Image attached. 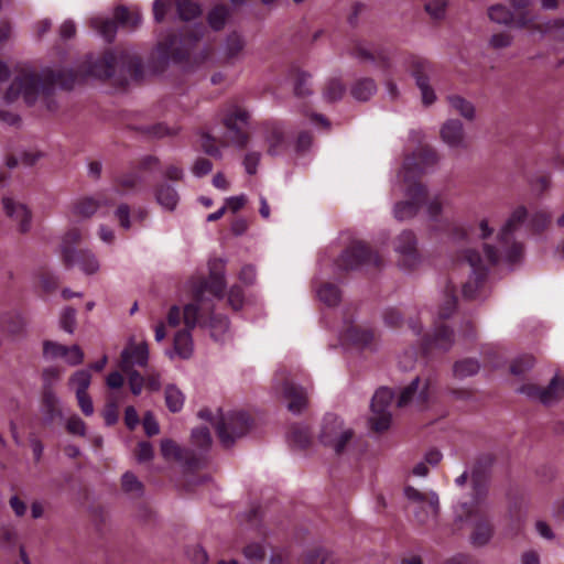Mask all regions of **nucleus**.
Wrapping results in <instances>:
<instances>
[{"label":"nucleus","instance_id":"obj_18","mask_svg":"<svg viewBox=\"0 0 564 564\" xmlns=\"http://www.w3.org/2000/svg\"><path fill=\"white\" fill-rule=\"evenodd\" d=\"M248 111L237 106L226 113L223 119L231 143L239 149H245L249 143V133L245 129L248 126Z\"/></svg>","mask_w":564,"mask_h":564},{"label":"nucleus","instance_id":"obj_44","mask_svg":"<svg viewBox=\"0 0 564 564\" xmlns=\"http://www.w3.org/2000/svg\"><path fill=\"white\" fill-rule=\"evenodd\" d=\"M91 375L88 370L82 369L77 370L69 378V386L75 389V393H87V390L90 386Z\"/></svg>","mask_w":564,"mask_h":564},{"label":"nucleus","instance_id":"obj_41","mask_svg":"<svg viewBox=\"0 0 564 564\" xmlns=\"http://www.w3.org/2000/svg\"><path fill=\"white\" fill-rule=\"evenodd\" d=\"M488 17L491 21L500 24H516L517 15L503 4H495L488 9Z\"/></svg>","mask_w":564,"mask_h":564},{"label":"nucleus","instance_id":"obj_51","mask_svg":"<svg viewBox=\"0 0 564 564\" xmlns=\"http://www.w3.org/2000/svg\"><path fill=\"white\" fill-rule=\"evenodd\" d=\"M345 93V86L339 79H330L325 89L324 97L328 101H336L343 97Z\"/></svg>","mask_w":564,"mask_h":564},{"label":"nucleus","instance_id":"obj_9","mask_svg":"<svg viewBox=\"0 0 564 564\" xmlns=\"http://www.w3.org/2000/svg\"><path fill=\"white\" fill-rule=\"evenodd\" d=\"M83 235L79 229L72 228L62 238L61 257L66 269L78 265L86 274H94L99 270V262L96 256L85 249L76 250V246L80 243Z\"/></svg>","mask_w":564,"mask_h":564},{"label":"nucleus","instance_id":"obj_4","mask_svg":"<svg viewBox=\"0 0 564 564\" xmlns=\"http://www.w3.org/2000/svg\"><path fill=\"white\" fill-rule=\"evenodd\" d=\"M437 153L431 147H420L406 155L401 171V177L406 184L405 200L394 206V217L404 220L414 217L427 202V188L420 178L437 162Z\"/></svg>","mask_w":564,"mask_h":564},{"label":"nucleus","instance_id":"obj_26","mask_svg":"<svg viewBox=\"0 0 564 564\" xmlns=\"http://www.w3.org/2000/svg\"><path fill=\"white\" fill-rule=\"evenodd\" d=\"M2 204L7 216L13 221L19 223L20 232H26L31 224V212L29 208L11 197H3Z\"/></svg>","mask_w":564,"mask_h":564},{"label":"nucleus","instance_id":"obj_45","mask_svg":"<svg viewBox=\"0 0 564 564\" xmlns=\"http://www.w3.org/2000/svg\"><path fill=\"white\" fill-rule=\"evenodd\" d=\"M192 442L195 446L200 448V453H203L207 457L206 452L209 449L212 445V436L209 429L207 426L194 429L192 431Z\"/></svg>","mask_w":564,"mask_h":564},{"label":"nucleus","instance_id":"obj_47","mask_svg":"<svg viewBox=\"0 0 564 564\" xmlns=\"http://www.w3.org/2000/svg\"><path fill=\"white\" fill-rule=\"evenodd\" d=\"M551 214L544 210L535 212L529 223L530 229L534 234L543 232L551 223Z\"/></svg>","mask_w":564,"mask_h":564},{"label":"nucleus","instance_id":"obj_12","mask_svg":"<svg viewBox=\"0 0 564 564\" xmlns=\"http://www.w3.org/2000/svg\"><path fill=\"white\" fill-rule=\"evenodd\" d=\"M352 437L354 431L351 429H345L340 417L332 413L324 416L319 435L322 444L332 447L336 454H341Z\"/></svg>","mask_w":564,"mask_h":564},{"label":"nucleus","instance_id":"obj_31","mask_svg":"<svg viewBox=\"0 0 564 564\" xmlns=\"http://www.w3.org/2000/svg\"><path fill=\"white\" fill-rule=\"evenodd\" d=\"M58 398L53 388L47 384L43 386L42 390V406L47 420L53 421L62 417V411L58 406Z\"/></svg>","mask_w":564,"mask_h":564},{"label":"nucleus","instance_id":"obj_22","mask_svg":"<svg viewBox=\"0 0 564 564\" xmlns=\"http://www.w3.org/2000/svg\"><path fill=\"white\" fill-rule=\"evenodd\" d=\"M395 251L399 253V264L406 269H414L419 261V252L416 249V238L411 230L402 231L395 239Z\"/></svg>","mask_w":564,"mask_h":564},{"label":"nucleus","instance_id":"obj_25","mask_svg":"<svg viewBox=\"0 0 564 564\" xmlns=\"http://www.w3.org/2000/svg\"><path fill=\"white\" fill-rule=\"evenodd\" d=\"M149 360V348L145 343L126 347L120 355L119 368L129 370L134 365L145 367Z\"/></svg>","mask_w":564,"mask_h":564},{"label":"nucleus","instance_id":"obj_35","mask_svg":"<svg viewBox=\"0 0 564 564\" xmlns=\"http://www.w3.org/2000/svg\"><path fill=\"white\" fill-rule=\"evenodd\" d=\"M317 296L321 302L332 307L340 302L341 292L336 284L325 282L317 289Z\"/></svg>","mask_w":564,"mask_h":564},{"label":"nucleus","instance_id":"obj_50","mask_svg":"<svg viewBox=\"0 0 564 564\" xmlns=\"http://www.w3.org/2000/svg\"><path fill=\"white\" fill-rule=\"evenodd\" d=\"M446 0H426L425 2V11L435 21L444 19L446 13Z\"/></svg>","mask_w":564,"mask_h":564},{"label":"nucleus","instance_id":"obj_16","mask_svg":"<svg viewBox=\"0 0 564 564\" xmlns=\"http://www.w3.org/2000/svg\"><path fill=\"white\" fill-rule=\"evenodd\" d=\"M343 343L360 349H372L376 343V333L370 327H364L354 323L352 316L345 312L344 329L340 333Z\"/></svg>","mask_w":564,"mask_h":564},{"label":"nucleus","instance_id":"obj_61","mask_svg":"<svg viewBox=\"0 0 564 564\" xmlns=\"http://www.w3.org/2000/svg\"><path fill=\"white\" fill-rule=\"evenodd\" d=\"M245 300L243 290L239 285H232L228 292V302L230 306L238 311L242 307Z\"/></svg>","mask_w":564,"mask_h":564},{"label":"nucleus","instance_id":"obj_40","mask_svg":"<svg viewBox=\"0 0 564 564\" xmlns=\"http://www.w3.org/2000/svg\"><path fill=\"white\" fill-rule=\"evenodd\" d=\"M510 3L517 11L516 25L518 28L532 26L533 25V17L528 11L530 0H510Z\"/></svg>","mask_w":564,"mask_h":564},{"label":"nucleus","instance_id":"obj_17","mask_svg":"<svg viewBox=\"0 0 564 564\" xmlns=\"http://www.w3.org/2000/svg\"><path fill=\"white\" fill-rule=\"evenodd\" d=\"M350 55L373 63L387 74L391 73L392 65L389 52L380 44L356 41L350 48Z\"/></svg>","mask_w":564,"mask_h":564},{"label":"nucleus","instance_id":"obj_24","mask_svg":"<svg viewBox=\"0 0 564 564\" xmlns=\"http://www.w3.org/2000/svg\"><path fill=\"white\" fill-rule=\"evenodd\" d=\"M454 343V332L444 324L435 326L433 334H427L422 338L421 350L424 356L430 355L434 349L447 351Z\"/></svg>","mask_w":564,"mask_h":564},{"label":"nucleus","instance_id":"obj_43","mask_svg":"<svg viewBox=\"0 0 564 564\" xmlns=\"http://www.w3.org/2000/svg\"><path fill=\"white\" fill-rule=\"evenodd\" d=\"M165 403L167 409L173 413L181 411L183 408L184 395L174 384H169L165 388Z\"/></svg>","mask_w":564,"mask_h":564},{"label":"nucleus","instance_id":"obj_28","mask_svg":"<svg viewBox=\"0 0 564 564\" xmlns=\"http://www.w3.org/2000/svg\"><path fill=\"white\" fill-rule=\"evenodd\" d=\"M441 137L452 148L463 147L464 131L462 122L456 119L447 120L441 129Z\"/></svg>","mask_w":564,"mask_h":564},{"label":"nucleus","instance_id":"obj_55","mask_svg":"<svg viewBox=\"0 0 564 564\" xmlns=\"http://www.w3.org/2000/svg\"><path fill=\"white\" fill-rule=\"evenodd\" d=\"M242 553L250 561H262L265 556V546L262 542H251L243 547Z\"/></svg>","mask_w":564,"mask_h":564},{"label":"nucleus","instance_id":"obj_29","mask_svg":"<svg viewBox=\"0 0 564 564\" xmlns=\"http://www.w3.org/2000/svg\"><path fill=\"white\" fill-rule=\"evenodd\" d=\"M115 203L113 198H108L107 194H100L98 199L94 197H85L79 199L74 205V214L83 217H90L93 216L98 207L104 205H112Z\"/></svg>","mask_w":564,"mask_h":564},{"label":"nucleus","instance_id":"obj_33","mask_svg":"<svg viewBox=\"0 0 564 564\" xmlns=\"http://www.w3.org/2000/svg\"><path fill=\"white\" fill-rule=\"evenodd\" d=\"M377 91L376 82L372 78H359L350 88L351 96L359 101H367Z\"/></svg>","mask_w":564,"mask_h":564},{"label":"nucleus","instance_id":"obj_5","mask_svg":"<svg viewBox=\"0 0 564 564\" xmlns=\"http://www.w3.org/2000/svg\"><path fill=\"white\" fill-rule=\"evenodd\" d=\"M494 457L490 454L480 455L471 473L474 497L470 503H459L456 518L459 521L471 520L474 530L470 535L471 543L476 546L486 545L494 533L492 524L487 513L481 508L487 492L486 469L491 466Z\"/></svg>","mask_w":564,"mask_h":564},{"label":"nucleus","instance_id":"obj_48","mask_svg":"<svg viewBox=\"0 0 564 564\" xmlns=\"http://www.w3.org/2000/svg\"><path fill=\"white\" fill-rule=\"evenodd\" d=\"M534 357L531 355H522L516 358L511 366L510 371L514 376H522L527 373L534 366Z\"/></svg>","mask_w":564,"mask_h":564},{"label":"nucleus","instance_id":"obj_57","mask_svg":"<svg viewBox=\"0 0 564 564\" xmlns=\"http://www.w3.org/2000/svg\"><path fill=\"white\" fill-rule=\"evenodd\" d=\"M420 378L416 377L408 387H405L398 399V406L402 408L409 404V402L414 398L419 390Z\"/></svg>","mask_w":564,"mask_h":564},{"label":"nucleus","instance_id":"obj_6","mask_svg":"<svg viewBox=\"0 0 564 564\" xmlns=\"http://www.w3.org/2000/svg\"><path fill=\"white\" fill-rule=\"evenodd\" d=\"M86 73L100 79H113L119 86L128 85L129 80L140 82L143 78L141 56L131 47L116 46L105 51L94 61H87Z\"/></svg>","mask_w":564,"mask_h":564},{"label":"nucleus","instance_id":"obj_59","mask_svg":"<svg viewBox=\"0 0 564 564\" xmlns=\"http://www.w3.org/2000/svg\"><path fill=\"white\" fill-rule=\"evenodd\" d=\"M160 165V160L154 155H144L138 160L133 169L139 172L141 175L142 172H151L158 169Z\"/></svg>","mask_w":564,"mask_h":564},{"label":"nucleus","instance_id":"obj_1","mask_svg":"<svg viewBox=\"0 0 564 564\" xmlns=\"http://www.w3.org/2000/svg\"><path fill=\"white\" fill-rule=\"evenodd\" d=\"M528 212L520 206L513 210L497 237V246L485 243V257L479 251L467 249L464 261L469 267L471 276L463 284V296L466 300L480 297V292L487 280L489 268L503 260L513 264L523 257V245L514 240L516 230L525 221Z\"/></svg>","mask_w":564,"mask_h":564},{"label":"nucleus","instance_id":"obj_60","mask_svg":"<svg viewBox=\"0 0 564 564\" xmlns=\"http://www.w3.org/2000/svg\"><path fill=\"white\" fill-rule=\"evenodd\" d=\"M76 324V311L73 307H66L61 315V327L67 332L73 333Z\"/></svg>","mask_w":564,"mask_h":564},{"label":"nucleus","instance_id":"obj_36","mask_svg":"<svg viewBox=\"0 0 564 564\" xmlns=\"http://www.w3.org/2000/svg\"><path fill=\"white\" fill-rule=\"evenodd\" d=\"M177 15L183 21H191L202 14V8L195 0H174Z\"/></svg>","mask_w":564,"mask_h":564},{"label":"nucleus","instance_id":"obj_32","mask_svg":"<svg viewBox=\"0 0 564 564\" xmlns=\"http://www.w3.org/2000/svg\"><path fill=\"white\" fill-rule=\"evenodd\" d=\"M143 183L142 175L132 169L115 178L113 186L117 194H124Z\"/></svg>","mask_w":564,"mask_h":564},{"label":"nucleus","instance_id":"obj_8","mask_svg":"<svg viewBox=\"0 0 564 564\" xmlns=\"http://www.w3.org/2000/svg\"><path fill=\"white\" fill-rule=\"evenodd\" d=\"M198 417L213 424L221 445L226 448L230 447L237 438L246 435L251 426V417L243 411L224 414L218 410L215 415L212 410L202 409Z\"/></svg>","mask_w":564,"mask_h":564},{"label":"nucleus","instance_id":"obj_39","mask_svg":"<svg viewBox=\"0 0 564 564\" xmlns=\"http://www.w3.org/2000/svg\"><path fill=\"white\" fill-rule=\"evenodd\" d=\"M480 365L478 360L474 358H465L454 364L453 372L458 379H464L476 375L479 371Z\"/></svg>","mask_w":564,"mask_h":564},{"label":"nucleus","instance_id":"obj_20","mask_svg":"<svg viewBox=\"0 0 564 564\" xmlns=\"http://www.w3.org/2000/svg\"><path fill=\"white\" fill-rule=\"evenodd\" d=\"M520 392L531 399L539 400L541 403L549 405L558 401L564 395V380L558 376H555L545 388L534 383H525L521 386Z\"/></svg>","mask_w":564,"mask_h":564},{"label":"nucleus","instance_id":"obj_30","mask_svg":"<svg viewBox=\"0 0 564 564\" xmlns=\"http://www.w3.org/2000/svg\"><path fill=\"white\" fill-rule=\"evenodd\" d=\"M154 196L162 207L167 210H174L178 203V194L174 186L166 182L159 183L154 187Z\"/></svg>","mask_w":564,"mask_h":564},{"label":"nucleus","instance_id":"obj_23","mask_svg":"<svg viewBox=\"0 0 564 564\" xmlns=\"http://www.w3.org/2000/svg\"><path fill=\"white\" fill-rule=\"evenodd\" d=\"M246 48L245 37L237 31L230 32L217 48L220 62L235 65L242 59Z\"/></svg>","mask_w":564,"mask_h":564},{"label":"nucleus","instance_id":"obj_3","mask_svg":"<svg viewBox=\"0 0 564 564\" xmlns=\"http://www.w3.org/2000/svg\"><path fill=\"white\" fill-rule=\"evenodd\" d=\"M209 276L193 282L189 304H197L199 319L197 325L208 328L215 340H220L229 326L228 317L214 312V299L220 300L226 288L225 261L220 258L209 260Z\"/></svg>","mask_w":564,"mask_h":564},{"label":"nucleus","instance_id":"obj_7","mask_svg":"<svg viewBox=\"0 0 564 564\" xmlns=\"http://www.w3.org/2000/svg\"><path fill=\"white\" fill-rule=\"evenodd\" d=\"M205 31L206 28L199 24L194 28H184L178 34L171 33L159 41L150 57L153 69L163 72L171 61L174 63L187 61Z\"/></svg>","mask_w":564,"mask_h":564},{"label":"nucleus","instance_id":"obj_37","mask_svg":"<svg viewBox=\"0 0 564 564\" xmlns=\"http://www.w3.org/2000/svg\"><path fill=\"white\" fill-rule=\"evenodd\" d=\"M288 437L292 445L301 449L308 447L312 442L310 430L299 424H294L290 427Z\"/></svg>","mask_w":564,"mask_h":564},{"label":"nucleus","instance_id":"obj_53","mask_svg":"<svg viewBox=\"0 0 564 564\" xmlns=\"http://www.w3.org/2000/svg\"><path fill=\"white\" fill-rule=\"evenodd\" d=\"M139 130L142 133L155 137V138H163L166 135H174L177 133L176 129L169 128L164 123H155L152 126H143L140 127Z\"/></svg>","mask_w":564,"mask_h":564},{"label":"nucleus","instance_id":"obj_13","mask_svg":"<svg viewBox=\"0 0 564 564\" xmlns=\"http://www.w3.org/2000/svg\"><path fill=\"white\" fill-rule=\"evenodd\" d=\"M198 313L197 304H186L184 306L185 328L178 330L173 339L174 352L182 359H188L193 354L192 330L197 326Z\"/></svg>","mask_w":564,"mask_h":564},{"label":"nucleus","instance_id":"obj_11","mask_svg":"<svg viewBox=\"0 0 564 564\" xmlns=\"http://www.w3.org/2000/svg\"><path fill=\"white\" fill-rule=\"evenodd\" d=\"M339 269L349 271L360 267L379 269L382 265L381 257L364 241H354L347 247L336 261Z\"/></svg>","mask_w":564,"mask_h":564},{"label":"nucleus","instance_id":"obj_15","mask_svg":"<svg viewBox=\"0 0 564 564\" xmlns=\"http://www.w3.org/2000/svg\"><path fill=\"white\" fill-rule=\"evenodd\" d=\"M394 393L389 388H380L376 391L371 401L370 427L375 432H383L389 429L391 423V404Z\"/></svg>","mask_w":564,"mask_h":564},{"label":"nucleus","instance_id":"obj_21","mask_svg":"<svg viewBox=\"0 0 564 564\" xmlns=\"http://www.w3.org/2000/svg\"><path fill=\"white\" fill-rule=\"evenodd\" d=\"M264 140L268 145L267 152L271 156L289 153L293 144V137L280 123L265 126Z\"/></svg>","mask_w":564,"mask_h":564},{"label":"nucleus","instance_id":"obj_58","mask_svg":"<svg viewBox=\"0 0 564 564\" xmlns=\"http://www.w3.org/2000/svg\"><path fill=\"white\" fill-rule=\"evenodd\" d=\"M65 427L72 435L85 436L86 434V423L76 414L68 417Z\"/></svg>","mask_w":564,"mask_h":564},{"label":"nucleus","instance_id":"obj_62","mask_svg":"<svg viewBox=\"0 0 564 564\" xmlns=\"http://www.w3.org/2000/svg\"><path fill=\"white\" fill-rule=\"evenodd\" d=\"M24 327V321L19 314L9 315L3 322V328L11 334H19Z\"/></svg>","mask_w":564,"mask_h":564},{"label":"nucleus","instance_id":"obj_63","mask_svg":"<svg viewBox=\"0 0 564 564\" xmlns=\"http://www.w3.org/2000/svg\"><path fill=\"white\" fill-rule=\"evenodd\" d=\"M261 159V153L257 151L248 152L243 158V166L249 175L257 173V169Z\"/></svg>","mask_w":564,"mask_h":564},{"label":"nucleus","instance_id":"obj_64","mask_svg":"<svg viewBox=\"0 0 564 564\" xmlns=\"http://www.w3.org/2000/svg\"><path fill=\"white\" fill-rule=\"evenodd\" d=\"M383 321L389 327H399L403 322V316L398 308L390 307L384 311Z\"/></svg>","mask_w":564,"mask_h":564},{"label":"nucleus","instance_id":"obj_10","mask_svg":"<svg viewBox=\"0 0 564 564\" xmlns=\"http://www.w3.org/2000/svg\"><path fill=\"white\" fill-rule=\"evenodd\" d=\"M142 22L139 9H130L126 6H118L113 12V19L94 18L91 26L108 42L111 43L117 34L118 28L128 31L137 30Z\"/></svg>","mask_w":564,"mask_h":564},{"label":"nucleus","instance_id":"obj_27","mask_svg":"<svg viewBox=\"0 0 564 564\" xmlns=\"http://www.w3.org/2000/svg\"><path fill=\"white\" fill-rule=\"evenodd\" d=\"M282 395L289 401L288 409L293 413H300L307 403L306 391L292 381L286 380L282 387Z\"/></svg>","mask_w":564,"mask_h":564},{"label":"nucleus","instance_id":"obj_34","mask_svg":"<svg viewBox=\"0 0 564 564\" xmlns=\"http://www.w3.org/2000/svg\"><path fill=\"white\" fill-rule=\"evenodd\" d=\"M457 306V295H456V285L448 281L445 289L444 302L438 311V318L445 321L451 317Z\"/></svg>","mask_w":564,"mask_h":564},{"label":"nucleus","instance_id":"obj_52","mask_svg":"<svg viewBox=\"0 0 564 564\" xmlns=\"http://www.w3.org/2000/svg\"><path fill=\"white\" fill-rule=\"evenodd\" d=\"M68 347L55 341L45 340L43 344V354L46 358H64L67 355Z\"/></svg>","mask_w":564,"mask_h":564},{"label":"nucleus","instance_id":"obj_54","mask_svg":"<svg viewBox=\"0 0 564 564\" xmlns=\"http://www.w3.org/2000/svg\"><path fill=\"white\" fill-rule=\"evenodd\" d=\"M128 376L129 387L134 395H139L144 387V377L135 369L121 370Z\"/></svg>","mask_w":564,"mask_h":564},{"label":"nucleus","instance_id":"obj_2","mask_svg":"<svg viewBox=\"0 0 564 564\" xmlns=\"http://www.w3.org/2000/svg\"><path fill=\"white\" fill-rule=\"evenodd\" d=\"M76 80L77 74L74 70H54L45 67L37 72L30 66H23L17 69V75L4 93V100L11 104L22 98L29 107L41 100L48 111H53L56 109L54 99L56 85L64 89H72Z\"/></svg>","mask_w":564,"mask_h":564},{"label":"nucleus","instance_id":"obj_42","mask_svg":"<svg viewBox=\"0 0 564 564\" xmlns=\"http://www.w3.org/2000/svg\"><path fill=\"white\" fill-rule=\"evenodd\" d=\"M304 564H337V561L333 553L322 547H316L305 553Z\"/></svg>","mask_w":564,"mask_h":564},{"label":"nucleus","instance_id":"obj_38","mask_svg":"<svg viewBox=\"0 0 564 564\" xmlns=\"http://www.w3.org/2000/svg\"><path fill=\"white\" fill-rule=\"evenodd\" d=\"M229 14L230 12L227 6L216 4L208 12L207 22L214 31H220L224 29Z\"/></svg>","mask_w":564,"mask_h":564},{"label":"nucleus","instance_id":"obj_46","mask_svg":"<svg viewBox=\"0 0 564 564\" xmlns=\"http://www.w3.org/2000/svg\"><path fill=\"white\" fill-rule=\"evenodd\" d=\"M451 106L458 111L464 118L471 120L474 118L475 108L471 102L460 96H449Z\"/></svg>","mask_w":564,"mask_h":564},{"label":"nucleus","instance_id":"obj_56","mask_svg":"<svg viewBox=\"0 0 564 564\" xmlns=\"http://www.w3.org/2000/svg\"><path fill=\"white\" fill-rule=\"evenodd\" d=\"M122 489L129 494L141 495L143 486L134 474L127 471L121 479Z\"/></svg>","mask_w":564,"mask_h":564},{"label":"nucleus","instance_id":"obj_49","mask_svg":"<svg viewBox=\"0 0 564 564\" xmlns=\"http://www.w3.org/2000/svg\"><path fill=\"white\" fill-rule=\"evenodd\" d=\"M310 75L305 72L296 69L294 72V94L297 97H305L312 91L308 86Z\"/></svg>","mask_w":564,"mask_h":564},{"label":"nucleus","instance_id":"obj_19","mask_svg":"<svg viewBox=\"0 0 564 564\" xmlns=\"http://www.w3.org/2000/svg\"><path fill=\"white\" fill-rule=\"evenodd\" d=\"M404 63L409 66L412 76L415 78L416 85L422 94L423 104H433L436 96L433 88L430 86V80L427 76V74L431 70L430 62L416 55H409L405 58Z\"/></svg>","mask_w":564,"mask_h":564},{"label":"nucleus","instance_id":"obj_14","mask_svg":"<svg viewBox=\"0 0 564 564\" xmlns=\"http://www.w3.org/2000/svg\"><path fill=\"white\" fill-rule=\"evenodd\" d=\"M161 453L164 458L181 463L188 473H195L207 464V458L203 453L181 447L172 440L162 441Z\"/></svg>","mask_w":564,"mask_h":564}]
</instances>
